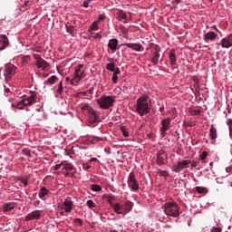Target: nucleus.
<instances>
[{
    "mask_svg": "<svg viewBox=\"0 0 232 232\" xmlns=\"http://www.w3.org/2000/svg\"><path fill=\"white\" fill-rule=\"evenodd\" d=\"M92 38L93 39H102V36L101 35V34H99V33H96V34H92Z\"/></svg>",
    "mask_w": 232,
    "mask_h": 232,
    "instance_id": "nucleus-48",
    "label": "nucleus"
},
{
    "mask_svg": "<svg viewBox=\"0 0 232 232\" xmlns=\"http://www.w3.org/2000/svg\"><path fill=\"white\" fill-rule=\"evenodd\" d=\"M169 126H171V118L163 119L161 121V127L160 131L162 137H166V131L169 130Z\"/></svg>",
    "mask_w": 232,
    "mask_h": 232,
    "instance_id": "nucleus-10",
    "label": "nucleus"
},
{
    "mask_svg": "<svg viewBox=\"0 0 232 232\" xmlns=\"http://www.w3.org/2000/svg\"><path fill=\"white\" fill-rule=\"evenodd\" d=\"M16 70H17V67H15V65H14L13 63H6L5 65L4 75L6 82H8V81H10V79H12L14 75H15Z\"/></svg>",
    "mask_w": 232,
    "mask_h": 232,
    "instance_id": "nucleus-5",
    "label": "nucleus"
},
{
    "mask_svg": "<svg viewBox=\"0 0 232 232\" xmlns=\"http://www.w3.org/2000/svg\"><path fill=\"white\" fill-rule=\"evenodd\" d=\"M41 204V201L40 200H36L35 202H34V206H39Z\"/></svg>",
    "mask_w": 232,
    "mask_h": 232,
    "instance_id": "nucleus-62",
    "label": "nucleus"
},
{
    "mask_svg": "<svg viewBox=\"0 0 232 232\" xmlns=\"http://www.w3.org/2000/svg\"><path fill=\"white\" fill-rule=\"evenodd\" d=\"M208 151H203L200 155H199V159L201 160H204L205 159H208Z\"/></svg>",
    "mask_w": 232,
    "mask_h": 232,
    "instance_id": "nucleus-42",
    "label": "nucleus"
},
{
    "mask_svg": "<svg viewBox=\"0 0 232 232\" xmlns=\"http://www.w3.org/2000/svg\"><path fill=\"white\" fill-rule=\"evenodd\" d=\"M164 211L169 217H173L174 218H177L180 215V208H179V205L175 202H168L164 205Z\"/></svg>",
    "mask_w": 232,
    "mask_h": 232,
    "instance_id": "nucleus-2",
    "label": "nucleus"
},
{
    "mask_svg": "<svg viewBox=\"0 0 232 232\" xmlns=\"http://www.w3.org/2000/svg\"><path fill=\"white\" fill-rule=\"evenodd\" d=\"M62 209H64L65 213H72V209H73V201L65 199L63 203Z\"/></svg>",
    "mask_w": 232,
    "mask_h": 232,
    "instance_id": "nucleus-14",
    "label": "nucleus"
},
{
    "mask_svg": "<svg viewBox=\"0 0 232 232\" xmlns=\"http://www.w3.org/2000/svg\"><path fill=\"white\" fill-rule=\"evenodd\" d=\"M24 106H28V104L24 103V99H23L18 102L16 108H18V110H23Z\"/></svg>",
    "mask_w": 232,
    "mask_h": 232,
    "instance_id": "nucleus-33",
    "label": "nucleus"
},
{
    "mask_svg": "<svg viewBox=\"0 0 232 232\" xmlns=\"http://www.w3.org/2000/svg\"><path fill=\"white\" fill-rule=\"evenodd\" d=\"M208 135L210 140H212V144H215V142H217V137H218L217 127H215V125H211Z\"/></svg>",
    "mask_w": 232,
    "mask_h": 232,
    "instance_id": "nucleus-17",
    "label": "nucleus"
},
{
    "mask_svg": "<svg viewBox=\"0 0 232 232\" xmlns=\"http://www.w3.org/2000/svg\"><path fill=\"white\" fill-rule=\"evenodd\" d=\"M100 119H99V115H97V111H95V110H92L89 112V123L90 124H95L97 122H100Z\"/></svg>",
    "mask_w": 232,
    "mask_h": 232,
    "instance_id": "nucleus-15",
    "label": "nucleus"
},
{
    "mask_svg": "<svg viewBox=\"0 0 232 232\" xmlns=\"http://www.w3.org/2000/svg\"><path fill=\"white\" fill-rule=\"evenodd\" d=\"M148 95L143 94L137 100L136 111H138L139 115H140V117L148 115L151 110V107H150V104L148 103Z\"/></svg>",
    "mask_w": 232,
    "mask_h": 232,
    "instance_id": "nucleus-1",
    "label": "nucleus"
},
{
    "mask_svg": "<svg viewBox=\"0 0 232 232\" xmlns=\"http://www.w3.org/2000/svg\"><path fill=\"white\" fill-rule=\"evenodd\" d=\"M106 70H108L109 72H115V63H107Z\"/></svg>",
    "mask_w": 232,
    "mask_h": 232,
    "instance_id": "nucleus-32",
    "label": "nucleus"
},
{
    "mask_svg": "<svg viewBox=\"0 0 232 232\" xmlns=\"http://www.w3.org/2000/svg\"><path fill=\"white\" fill-rule=\"evenodd\" d=\"M195 93H200V87L195 89Z\"/></svg>",
    "mask_w": 232,
    "mask_h": 232,
    "instance_id": "nucleus-61",
    "label": "nucleus"
},
{
    "mask_svg": "<svg viewBox=\"0 0 232 232\" xmlns=\"http://www.w3.org/2000/svg\"><path fill=\"white\" fill-rule=\"evenodd\" d=\"M211 232H222V228L214 227L211 228Z\"/></svg>",
    "mask_w": 232,
    "mask_h": 232,
    "instance_id": "nucleus-49",
    "label": "nucleus"
},
{
    "mask_svg": "<svg viewBox=\"0 0 232 232\" xmlns=\"http://www.w3.org/2000/svg\"><path fill=\"white\" fill-rule=\"evenodd\" d=\"M190 164H191V168H197V166H198V161L193 160L192 162L190 161Z\"/></svg>",
    "mask_w": 232,
    "mask_h": 232,
    "instance_id": "nucleus-55",
    "label": "nucleus"
},
{
    "mask_svg": "<svg viewBox=\"0 0 232 232\" xmlns=\"http://www.w3.org/2000/svg\"><path fill=\"white\" fill-rule=\"evenodd\" d=\"M195 190L197 191V193L202 194L206 191V188H204V187H196Z\"/></svg>",
    "mask_w": 232,
    "mask_h": 232,
    "instance_id": "nucleus-38",
    "label": "nucleus"
},
{
    "mask_svg": "<svg viewBox=\"0 0 232 232\" xmlns=\"http://www.w3.org/2000/svg\"><path fill=\"white\" fill-rule=\"evenodd\" d=\"M222 48H231L232 46V34H229L228 36L223 38L219 44Z\"/></svg>",
    "mask_w": 232,
    "mask_h": 232,
    "instance_id": "nucleus-13",
    "label": "nucleus"
},
{
    "mask_svg": "<svg viewBox=\"0 0 232 232\" xmlns=\"http://www.w3.org/2000/svg\"><path fill=\"white\" fill-rule=\"evenodd\" d=\"M91 189H92V191H101L102 189V188L101 187V185L92 184L91 186Z\"/></svg>",
    "mask_w": 232,
    "mask_h": 232,
    "instance_id": "nucleus-35",
    "label": "nucleus"
},
{
    "mask_svg": "<svg viewBox=\"0 0 232 232\" xmlns=\"http://www.w3.org/2000/svg\"><path fill=\"white\" fill-rule=\"evenodd\" d=\"M120 30H121L122 34H128V28L124 27V25H121Z\"/></svg>",
    "mask_w": 232,
    "mask_h": 232,
    "instance_id": "nucleus-51",
    "label": "nucleus"
},
{
    "mask_svg": "<svg viewBox=\"0 0 232 232\" xmlns=\"http://www.w3.org/2000/svg\"><path fill=\"white\" fill-rule=\"evenodd\" d=\"M168 160V153H166L163 150H160L157 152V164L158 166H162L166 164Z\"/></svg>",
    "mask_w": 232,
    "mask_h": 232,
    "instance_id": "nucleus-11",
    "label": "nucleus"
},
{
    "mask_svg": "<svg viewBox=\"0 0 232 232\" xmlns=\"http://www.w3.org/2000/svg\"><path fill=\"white\" fill-rule=\"evenodd\" d=\"M32 150H30V149H23L22 150V154L25 155V157H32Z\"/></svg>",
    "mask_w": 232,
    "mask_h": 232,
    "instance_id": "nucleus-36",
    "label": "nucleus"
},
{
    "mask_svg": "<svg viewBox=\"0 0 232 232\" xmlns=\"http://www.w3.org/2000/svg\"><path fill=\"white\" fill-rule=\"evenodd\" d=\"M229 128V133H230V135H231V133H232V126L231 127H228Z\"/></svg>",
    "mask_w": 232,
    "mask_h": 232,
    "instance_id": "nucleus-64",
    "label": "nucleus"
},
{
    "mask_svg": "<svg viewBox=\"0 0 232 232\" xmlns=\"http://www.w3.org/2000/svg\"><path fill=\"white\" fill-rule=\"evenodd\" d=\"M48 195H50V190H48L45 187H42L38 194L39 198H42V200H44V198Z\"/></svg>",
    "mask_w": 232,
    "mask_h": 232,
    "instance_id": "nucleus-23",
    "label": "nucleus"
},
{
    "mask_svg": "<svg viewBox=\"0 0 232 232\" xmlns=\"http://www.w3.org/2000/svg\"><path fill=\"white\" fill-rule=\"evenodd\" d=\"M84 79V71H82V64H79L74 72V76L71 80L72 86H75Z\"/></svg>",
    "mask_w": 232,
    "mask_h": 232,
    "instance_id": "nucleus-4",
    "label": "nucleus"
},
{
    "mask_svg": "<svg viewBox=\"0 0 232 232\" xmlns=\"http://www.w3.org/2000/svg\"><path fill=\"white\" fill-rule=\"evenodd\" d=\"M29 61H30V56H28V55H25V56H24V57L22 58V63H23L24 64H26V63H29Z\"/></svg>",
    "mask_w": 232,
    "mask_h": 232,
    "instance_id": "nucleus-43",
    "label": "nucleus"
},
{
    "mask_svg": "<svg viewBox=\"0 0 232 232\" xmlns=\"http://www.w3.org/2000/svg\"><path fill=\"white\" fill-rule=\"evenodd\" d=\"M63 82H60L58 84L57 93H59V95H61V94H63Z\"/></svg>",
    "mask_w": 232,
    "mask_h": 232,
    "instance_id": "nucleus-39",
    "label": "nucleus"
},
{
    "mask_svg": "<svg viewBox=\"0 0 232 232\" xmlns=\"http://www.w3.org/2000/svg\"><path fill=\"white\" fill-rule=\"evenodd\" d=\"M189 164H191V160H189L179 161L178 164L172 167V171H174L175 173H180V171H182V169H184L185 168H188Z\"/></svg>",
    "mask_w": 232,
    "mask_h": 232,
    "instance_id": "nucleus-8",
    "label": "nucleus"
},
{
    "mask_svg": "<svg viewBox=\"0 0 232 232\" xmlns=\"http://www.w3.org/2000/svg\"><path fill=\"white\" fill-rule=\"evenodd\" d=\"M113 73H114L115 75H120V73H121V69H120L119 67L115 68L114 71H113Z\"/></svg>",
    "mask_w": 232,
    "mask_h": 232,
    "instance_id": "nucleus-54",
    "label": "nucleus"
},
{
    "mask_svg": "<svg viewBox=\"0 0 232 232\" xmlns=\"http://www.w3.org/2000/svg\"><path fill=\"white\" fill-rule=\"evenodd\" d=\"M117 16L120 21H122V19L126 21V19H128V14H126V13L122 9L118 10Z\"/></svg>",
    "mask_w": 232,
    "mask_h": 232,
    "instance_id": "nucleus-29",
    "label": "nucleus"
},
{
    "mask_svg": "<svg viewBox=\"0 0 232 232\" xmlns=\"http://www.w3.org/2000/svg\"><path fill=\"white\" fill-rule=\"evenodd\" d=\"M74 224H77L78 226H82V219L74 218Z\"/></svg>",
    "mask_w": 232,
    "mask_h": 232,
    "instance_id": "nucleus-46",
    "label": "nucleus"
},
{
    "mask_svg": "<svg viewBox=\"0 0 232 232\" xmlns=\"http://www.w3.org/2000/svg\"><path fill=\"white\" fill-rule=\"evenodd\" d=\"M227 125L228 126V128H231V126H232V119H228L227 121Z\"/></svg>",
    "mask_w": 232,
    "mask_h": 232,
    "instance_id": "nucleus-57",
    "label": "nucleus"
},
{
    "mask_svg": "<svg viewBox=\"0 0 232 232\" xmlns=\"http://www.w3.org/2000/svg\"><path fill=\"white\" fill-rule=\"evenodd\" d=\"M33 57L36 61L37 68H39L41 70H46V68H48V66H50V64H48V63L46 61H44V59H43V57H41V55L34 54Z\"/></svg>",
    "mask_w": 232,
    "mask_h": 232,
    "instance_id": "nucleus-9",
    "label": "nucleus"
},
{
    "mask_svg": "<svg viewBox=\"0 0 232 232\" xmlns=\"http://www.w3.org/2000/svg\"><path fill=\"white\" fill-rule=\"evenodd\" d=\"M217 39V34L215 32H208L204 36V41L208 43V41H215Z\"/></svg>",
    "mask_w": 232,
    "mask_h": 232,
    "instance_id": "nucleus-24",
    "label": "nucleus"
},
{
    "mask_svg": "<svg viewBox=\"0 0 232 232\" xmlns=\"http://www.w3.org/2000/svg\"><path fill=\"white\" fill-rule=\"evenodd\" d=\"M8 46V37L3 34L0 36V50H5Z\"/></svg>",
    "mask_w": 232,
    "mask_h": 232,
    "instance_id": "nucleus-22",
    "label": "nucleus"
},
{
    "mask_svg": "<svg viewBox=\"0 0 232 232\" xmlns=\"http://www.w3.org/2000/svg\"><path fill=\"white\" fill-rule=\"evenodd\" d=\"M121 131L123 135V137H130V132L128 131V129L124 126L121 127Z\"/></svg>",
    "mask_w": 232,
    "mask_h": 232,
    "instance_id": "nucleus-34",
    "label": "nucleus"
},
{
    "mask_svg": "<svg viewBox=\"0 0 232 232\" xmlns=\"http://www.w3.org/2000/svg\"><path fill=\"white\" fill-rule=\"evenodd\" d=\"M159 59H160V53H152L151 63L154 64V66H156V64H159Z\"/></svg>",
    "mask_w": 232,
    "mask_h": 232,
    "instance_id": "nucleus-28",
    "label": "nucleus"
},
{
    "mask_svg": "<svg viewBox=\"0 0 232 232\" xmlns=\"http://www.w3.org/2000/svg\"><path fill=\"white\" fill-rule=\"evenodd\" d=\"M193 88H195V90H197V88H200V85H198V83H195V84L193 85Z\"/></svg>",
    "mask_w": 232,
    "mask_h": 232,
    "instance_id": "nucleus-59",
    "label": "nucleus"
},
{
    "mask_svg": "<svg viewBox=\"0 0 232 232\" xmlns=\"http://www.w3.org/2000/svg\"><path fill=\"white\" fill-rule=\"evenodd\" d=\"M115 213H117L118 215H124V213H126L125 209H124V204L123 205H120L119 203H115L113 205V208Z\"/></svg>",
    "mask_w": 232,
    "mask_h": 232,
    "instance_id": "nucleus-19",
    "label": "nucleus"
},
{
    "mask_svg": "<svg viewBox=\"0 0 232 232\" xmlns=\"http://www.w3.org/2000/svg\"><path fill=\"white\" fill-rule=\"evenodd\" d=\"M22 184H24V188L28 186V179H21Z\"/></svg>",
    "mask_w": 232,
    "mask_h": 232,
    "instance_id": "nucleus-56",
    "label": "nucleus"
},
{
    "mask_svg": "<svg viewBox=\"0 0 232 232\" xmlns=\"http://www.w3.org/2000/svg\"><path fill=\"white\" fill-rule=\"evenodd\" d=\"M106 19V15L104 14H100L99 17H98V24L101 23V21H104Z\"/></svg>",
    "mask_w": 232,
    "mask_h": 232,
    "instance_id": "nucleus-47",
    "label": "nucleus"
},
{
    "mask_svg": "<svg viewBox=\"0 0 232 232\" xmlns=\"http://www.w3.org/2000/svg\"><path fill=\"white\" fill-rule=\"evenodd\" d=\"M97 102L102 110H110L115 102V96H102Z\"/></svg>",
    "mask_w": 232,
    "mask_h": 232,
    "instance_id": "nucleus-3",
    "label": "nucleus"
},
{
    "mask_svg": "<svg viewBox=\"0 0 232 232\" xmlns=\"http://www.w3.org/2000/svg\"><path fill=\"white\" fill-rule=\"evenodd\" d=\"M82 110H86L88 113H90L93 110V108H92V106H90L89 104H84L82 107Z\"/></svg>",
    "mask_w": 232,
    "mask_h": 232,
    "instance_id": "nucleus-40",
    "label": "nucleus"
},
{
    "mask_svg": "<svg viewBox=\"0 0 232 232\" xmlns=\"http://www.w3.org/2000/svg\"><path fill=\"white\" fill-rule=\"evenodd\" d=\"M227 113H232V101H231L230 104L227 105Z\"/></svg>",
    "mask_w": 232,
    "mask_h": 232,
    "instance_id": "nucleus-50",
    "label": "nucleus"
},
{
    "mask_svg": "<svg viewBox=\"0 0 232 232\" xmlns=\"http://www.w3.org/2000/svg\"><path fill=\"white\" fill-rule=\"evenodd\" d=\"M110 232H119V230L111 228V229H110Z\"/></svg>",
    "mask_w": 232,
    "mask_h": 232,
    "instance_id": "nucleus-63",
    "label": "nucleus"
},
{
    "mask_svg": "<svg viewBox=\"0 0 232 232\" xmlns=\"http://www.w3.org/2000/svg\"><path fill=\"white\" fill-rule=\"evenodd\" d=\"M35 97H37V94L33 92L29 97L24 98V103L27 104L28 106L34 104V102H35Z\"/></svg>",
    "mask_w": 232,
    "mask_h": 232,
    "instance_id": "nucleus-21",
    "label": "nucleus"
},
{
    "mask_svg": "<svg viewBox=\"0 0 232 232\" xmlns=\"http://www.w3.org/2000/svg\"><path fill=\"white\" fill-rule=\"evenodd\" d=\"M57 81H59V78H57V76H55V75H53L44 82V84H46V85L55 84V82H57Z\"/></svg>",
    "mask_w": 232,
    "mask_h": 232,
    "instance_id": "nucleus-30",
    "label": "nucleus"
},
{
    "mask_svg": "<svg viewBox=\"0 0 232 232\" xmlns=\"http://www.w3.org/2000/svg\"><path fill=\"white\" fill-rule=\"evenodd\" d=\"M117 75L118 74H114V72L112 74L111 81H112L113 84H117V81L119 79V76H117Z\"/></svg>",
    "mask_w": 232,
    "mask_h": 232,
    "instance_id": "nucleus-44",
    "label": "nucleus"
},
{
    "mask_svg": "<svg viewBox=\"0 0 232 232\" xmlns=\"http://www.w3.org/2000/svg\"><path fill=\"white\" fill-rule=\"evenodd\" d=\"M122 46H127V48H130L134 52H144V46L140 44H122Z\"/></svg>",
    "mask_w": 232,
    "mask_h": 232,
    "instance_id": "nucleus-16",
    "label": "nucleus"
},
{
    "mask_svg": "<svg viewBox=\"0 0 232 232\" xmlns=\"http://www.w3.org/2000/svg\"><path fill=\"white\" fill-rule=\"evenodd\" d=\"M128 184H129V188H130L133 191H138V189H139V181L135 178V172H130L129 174Z\"/></svg>",
    "mask_w": 232,
    "mask_h": 232,
    "instance_id": "nucleus-7",
    "label": "nucleus"
},
{
    "mask_svg": "<svg viewBox=\"0 0 232 232\" xmlns=\"http://www.w3.org/2000/svg\"><path fill=\"white\" fill-rule=\"evenodd\" d=\"M64 164H63V161L60 164H56L54 167L55 171L61 169V168H63Z\"/></svg>",
    "mask_w": 232,
    "mask_h": 232,
    "instance_id": "nucleus-45",
    "label": "nucleus"
},
{
    "mask_svg": "<svg viewBox=\"0 0 232 232\" xmlns=\"http://www.w3.org/2000/svg\"><path fill=\"white\" fill-rule=\"evenodd\" d=\"M87 206L88 208H90V209H92V208H97V204H95V202H93V200L89 199L87 201Z\"/></svg>",
    "mask_w": 232,
    "mask_h": 232,
    "instance_id": "nucleus-37",
    "label": "nucleus"
},
{
    "mask_svg": "<svg viewBox=\"0 0 232 232\" xmlns=\"http://www.w3.org/2000/svg\"><path fill=\"white\" fill-rule=\"evenodd\" d=\"M169 59L170 61L171 66L177 65V54L175 53V49H171L169 53Z\"/></svg>",
    "mask_w": 232,
    "mask_h": 232,
    "instance_id": "nucleus-20",
    "label": "nucleus"
},
{
    "mask_svg": "<svg viewBox=\"0 0 232 232\" xmlns=\"http://www.w3.org/2000/svg\"><path fill=\"white\" fill-rule=\"evenodd\" d=\"M99 30V21H94L89 27L88 32L91 34H93V32Z\"/></svg>",
    "mask_w": 232,
    "mask_h": 232,
    "instance_id": "nucleus-25",
    "label": "nucleus"
},
{
    "mask_svg": "<svg viewBox=\"0 0 232 232\" xmlns=\"http://www.w3.org/2000/svg\"><path fill=\"white\" fill-rule=\"evenodd\" d=\"M149 48L151 50V53H160V46L157 45L156 44H150Z\"/></svg>",
    "mask_w": 232,
    "mask_h": 232,
    "instance_id": "nucleus-31",
    "label": "nucleus"
},
{
    "mask_svg": "<svg viewBox=\"0 0 232 232\" xmlns=\"http://www.w3.org/2000/svg\"><path fill=\"white\" fill-rule=\"evenodd\" d=\"M125 213H130L133 209V203L130 200H127L123 203Z\"/></svg>",
    "mask_w": 232,
    "mask_h": 232,
    "instance_id": "nucleus-27",
    "label": "nucleus"
},
{
    "mask_svg": "<svg viewBox=\"0 0 232 232\" xmlns=\"http://www.w3.org/2000/svg\"><path fill=\"white\" fill-rule=\"evenodd\" d=\"M66 30L69 34H73V26L66 25Z\"/></svg>",
    "mask_w": 232,
    "mask_h": 232,
    "instance_id": "nucleus-52",
    "label": "nucleus"
},
{
    "mask_svg": "<svg viewBox=\"0 0 232 232\" xmlns=\"http://www.w3.org/2000/svg\"><path fill=\"white\" fill-rule=\"evenodd\" d=\"M82 168L84 169H90V168H92V165L90 163H83Z\"/></svg>",
    "mask_w": 232,
    "mask_h": 232,
    "instance_id": "nucleus-53",
    "label": "nucleus"
},
{
    "mask_svg": "<svg viewBox=\"0 0 232 232\" xmlns=\"http://www.w3.org/2000/svg\"><path fill=\"white\" fill-rule=\"evenodd\" d=\"M113 200H115V198L112 196L108 197V202L111 204V208H113V206H115V203H113Z\"/></svg>",
    "mask_w": 232,
    "mask_h": 232,
    "instance_id": "nucleus-41",
    "label": "nucleus"
},
{
    "mask_svg": "<svg viewBox=\"0 0 232 232\" xmlns=\"http://www.w3.org/2000/svg\"><path fill=\"white\" fill-rule=\"evenodd\" d=\"M117 46H119V40L113 38L109 41L108 48L112 52H117Z\"/></svg>",
    "mask_w": 232,
    "mask_h": 232,
    "instance_id": "nucleus-18",
    "label": "nucleus"
},
{
    "mask_svg": "<svg viewBox=\"0 0 232 232\" xmlns=\"http://www.w3.org/2000/svg\"><path fill=\"white\" fill-rule=\"evenodd\" d=\"M15 208V203L7 202L3 205V211H12V209Z\"/></svg>",
    "mask_w": 232,
    "mask_h": 232,
    "instance_id": "nucleus-26",
    "label": "nucleus"
},
{
    "mask_svg": "<svg viewBox=\"0 0 232 232\" xmlns=\"http://www.w3.org/2000/svg\"><path fill=\"white\" fill-rule=\"evenodd\" d=\"M65 81H66V82H71L72 83V79H70V77H68V76L65 78Z\"/></svg>",
    "mask_w": 232,
    "mask_h": 232,
    "instance_id": "nucleus-60",
    "label": "nucleus"
},
{
    "mask_svg": "<svg viewBox=\"0 0 232 232\" xmlns=\"http://www.w3.org/2000/svg\"><path fill=\"white\" fill-rule=\"evenodd\" d=\"M63 167L62 169V173L64 177H73L75 175V167L72 165V163H68V161H63Z\"/></svg>",
    "mask_w": 232,
    "mask_h": 232,
    "instance_id": "nucleus-6",
    "label": "nucleus"
},
{
    "mask_svg": "<svg viewBox=\"0 0 232 232\" xmlns=\"http://www.w3.org/2000/svg\"><path fill=\"white\" fill-rule=\"evenodd\" d=\"M41 218V210H34L25 216L26 222L30 220H39Z\"/></svg>",
    "mask_w": 232,
    "mask_h": 232,
    "instance_id": "nucleus-12",
    "label": "nucleus"
},
{
    "mask_svg": "<svg viewBox=\"0 0 232 232\" xmlns=\"http://www.w3.org/2000/svg\"><path fill=\"white\" fill-rule=\"evenodd\" d=\"M83 6H84V8H88V6H90L89 0L83 2Z\"/></svg>",
    "mask_w": 232,
    "mask_h": 232,
    "instance_id": "nucleus-58",
    "label": "nucleus"
}]
</instances>
